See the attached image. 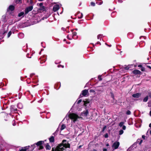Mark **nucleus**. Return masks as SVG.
Here are the masks:
<instances>
[{"label": "nucleus", "instance_id": "nucleus-1", "mask_svg": "<svg viewBox=\"0 0 151 151\" xmlns=\"http://www.w3.org/2000/svg\"><path fill=\"white\" fill-rule=\"evenodd\" d=\"M70 144L65 139H63L61 143L58 144L55 148L52 147L51 151H63L65 148H70Z\"/></svg>", "mask_w": 151, "mask_h": 151}, {"label": "nucleus", "instance_id": "nucleus-2", "mask_svg": "<svg viewBox=\"0 0 151 151\" xmlns=\"http://www.w3.org/2000/svg\"><path fill=\"white\" fill-rule=\"evenodd\" d=\"M83 102H84L83 105L85 107V109L86 110L84 111L81 113L82 115L85 116H87L88 114V109L90 107V100L88 99H86L85 100H83Z\"/></svg>", "mask_w": 151, "mask_h": 151}, {"label": "nucleus", "instance_id": "nucleus-3", "mask_svg": "<svg viewBox=\"0 0 151 151\" xmlns=\"http://www.w3.org/2000/svg\"><path fill=\"white\" fill-rule=\"evenodd\" d=\"M68 116L70 119L73 120V122L74 123H75L78 118V115L73 113L70 114L68 115Z\"/></svg>", "mask_w": 151, "mask_h": 151}, {"label": "nucleus", "instance_id": "nucleus-4", "mask_svg": "<svg viewBox=\"0 0 151 151\" xmlns=\"http://www.w3.org/2000/svg\"><path fill=\"white\" fill-rule=\"evenodd\" d=\"M44 143V141H40L38 142H37L35 143V145H36L37 146H39V150L42 149L44 147L42 145Z\"/></svg>", "mask_w": 151, "mask_h": 151}, {"label": "nucleus", "instance_id": "nucleus-5", "mask_svg": "<svg viewBox=\"0 0 151 151\" xmlns=\"http://www.w3.org/2000/svg\"><path fill=\"white\" fill-rule=\"evenodd\" d=\"M88 90L87 89H85L83 90L81 93L79 97V99L81 98L83 96H86L88 94Z\"/></svg>", "mask_w": 151, "mask_h": 151}, {"label": "nucleus", "instance_id": "nucleus-6", "mask_svg": "<svg viewBox=\"0 0 151 151\" xmlns=\"http://www.w3.org/2000/svg\"><path fill=\"white\" fill-rule=\"evenodd\" d=\"M33 6H31L26 8L24 10L25 14H27L29 12L31 11L33 9Z\"/></svg>", "mask_w": 151, "mask_h": 151}, {"label": "nucleus", "instance_id": "nucleus-7", "mask_svg": "<svg viewBox=\"0 0 151 151\" xmlns=\"http://www.w3.org/2000/svg\"><path fill=\"white\" fill-rule=\"evenodd\" d=\"M120 145V143L119 142H115L112 145V147L114 148V149H116L118 148Z\"/></svg>", "mask_w": 151, "mask_h": 151}, {"label": "nucleus", "instance_id": "nucleus-8", "mask_svg": "<svg viewBox=\"0 0 151 151\" xmlns=\"http://www.w3.org/2000/svg\"><path fill=\"white\" fill-rule=\"evenodd\" d=\"M132 73L135 75L138 74L140 75L142 74L141 72L138 70H134L132 71Z\"/></svg>", "mask_w": 151, "mask_h": 151}, {"label": "nucleus", "instance_id": "nucleus-9", "mask_svg": "<svg viewBox=\"0 0 151 151\" xmlns=\"http://www.w3.org/2000/svg\"><path fill=\"white\" fill-rule=\"evenodd\" d=\"M15 9V7L13 5H10L9 6L8 8L7 9L8 12L11 11H13Z\"/></svg>", "mask_w": 151, "mask_h": 151}, {"label": "nucleus", "instance_id": "nucleus-10", "mask_svg": "<svg viewBox=\"0 0 151 151\" xmlns=\"http://www.w3.org/2000/svg\"><path fill=\"white\" fill-rule=\"evenodd\" d=\"M142 142L143 140L142 139H137V142L134 144L133 145L135 146V145H137V143H138L139 145H141Z\"/></svg>", "mask_w": 151, "mask_h": 151}, {"label": "nucleus", "instance_id": "nucleus-11", "mask_svg": "<svg viewBox=\"0 0 151 151\" xmlns=\"http://www.w3.org/2000/svg\"><path fill=\"white\" fill-rule=\"evenodd\" d=\"M59 9V6L58 4L55 5L53 7V10L54 12L58 10Z\"/></svg>", "mask_w": 151, "mask_h": 151}, {"label": "nucleus", "instance_id": "nucleus-12", "mask_svg": "<svg viewBox=\"0 0 151 151\" xmlns=\"http://www.w3.org/2000/svg\"><path fill=\"white\" fill-rule=\"evenodd\" d=\"M141 93H137L134 94L132 95V96L134 98H138L140 97L141 96Z\"/></svg>", "mask_w": 151, "mask_h": 151}, {"label": "nucleus", "instance_id": "nucleus-13", "mask_svg": "<svg viewBox=\"0 0 151 151\" xmlns=\"http://www.w3.org/2000/svg\"><path fill=\"white\" fill-rule=\"evenodd\" d=\"M29 146L22 147L21 149L19 150V151H27V150L29 148Z\"/></svg>", "mask_w": 151, "mask_h": 151}, {"label": "nucleus", "instance_id": "nucleus-14", "mask_svg": "<svg viewBox=\"0 0 151 151\" xmlns=\"http://www.w3.org/2000/svg\"><path fill=\"white\" fill-rule=\"evenodd\" d=\"M35 144H33L32 145H31V146L29 147V148L28 149L27 151H32L35 148Z\"/></svg>", "mask_w": 151, "mask_h": 151}, {"label": "nucleus", "instance_id": "nucleus-15", "mask_svg": "<svg viewBox=\"0 0 151 151\" xmlns=\"http://www.w3.org/2000/svg\"><path fill=\"white\" fill-rule=\"evenodd\" d=\"M72 37L73 39L75 40L77 39L78 38V36L77 35L76 32H73Z\"/></svg>", "mask_w": 151, "mask_h": 151}, {"label": "nucleus", "instance_id": "nucleus-16", "mask_svg": "<svg viewBox=\"0 0 151 151\" xmlns=\"http://www.w3.org/2000/svg\"><path fill=\"white\" fill-rule=\"evenodd\" d=\"M49 141L51 143H53L55 142L54 137L53 136H51L49 139Z\"/></svg>", "mask_w": 151, "mask_h": 151}, {"label": "nucleus", "instance_id": "nucleus-17", "mask_svg": "<svg viewBox=\"0 0 151 151\" xmlns=\"http://www.w3.org/2000/svg\"><path fill=\"white\" fill-rule=\"evenodd\" d=\"M45 7L44 6L40 7V8L39 9V11H40V12H41V11L42 12H43L45 11Z\"/></svg>", "mask_w": 151, "mask_h": 151}, {"label": "nucleus", "instance_id": "nucleus-18", "mask_svg": "<svg viewBox=\"0 0 151 151\" xmlns=\"http://www.w3.org/2000/svg\"><path fill=\"white\" fill-rule=\"evenodd\" d=\"M45 148L46 150H50L51 147L50 146L48 143H47L45 146Z\"/></svg>", "mask_w": 151, "mask_h": 151}, {"label": "nucleus", "instance_id": "nucleus-19", "mask_svg": "<svg viewBox=\"0 0 151 151\" xmlns=\"http://www.w3.org/2000/svg\"><path fill=\"white\" fill-rule=\"evenodd\" d=\"M24 12H21L20 13H19L18 14V17H21V16H22V17H24Z\"/></svg>", "mask_w": 151, "mask_h": 151}, {"label": "nucleus", "instance_id": "nucleus-20", "mask_svg": "<svg viewBox=\"0 0 151 151\" xmlns=\"http://www.w3.org/2000/svg\"><path fill=\"white\" fill-rule=\"evenodd\" d=\"M66 128V126L65 124H63L62 125L61 128H60V130L62 131L63 130Z\"/></svg>", "mask_w": 151, "mask_h": 151}, {"label": "nucleus", "instance_id": "nucleus-21", "mask_svg": "<svg viewBox=\"0 0 151 151\" xmlns=\"http://www.w3.org/2000/svg\"><path fill=\"white\" fill-rule=\"evenodd\" d=\"M148 99V96H147L143 99V101L144 102H146L147 101Z\"/></svg>", "mask_w": 151, "mask_h": 151}, {"label": "nucleus", "instance_id": "nucleus-22", "mask_svg": "<svg viewBox=\"0 0 151 151\" xmlns=\"http://www.w3.org/2000/svg\"><path fill=\"white\" fill-rule=\"evenodd\" d=\"M11 111H16L17 110V108L14 109V107L12 106L11 108Z\"/></svg>", "mask_w": 151, "mask_h": 151}, {"label": "nucleus", "instance_id": "nucleus-23", "mask_svg": "<svg viewBox=\"0 0 151 151\" xmlns=\"http://www.w3.org/2000/svg\"><path fill=\"white\" fill-rule=\"evenodd\" d=\"M103 35L101 34H100L98 35L97 36V39H100V40H101V38L102 36Z\"/></svg>", "mask_w": 151, "mask_h": 151}, {"label": "nucleus", "instance_id": "nucleus-24", "mask_svg": "<svg viewBox=\"0 0 151 151\" xmlns=\"http://www.w3.org/2000/svg\"><path fill=\"white\" fill-rule=\"evenodd\" d=\"M83 17V14L82 13H80L78 15V18L81 19Z\"/></svg>", "mask_w": 151, "mask_h": 151}, {"label": "nucleus", "instance_id": "nucleus-25", "mask_svg": "<svg viewBox=\"0 0 151 151\" xmlns=\"http://www.w3.org/2000/svg\"><path fill=\"white\" fill-rule=\"evenodd\" d=\"M124 133V131L123 130H120L119 131V135H121L122 134Z\"/></svg>", "mask_w": 151, "mask_h": 151}, {"label": "nucleus", "instance_id": "nucleus-26", "mask_svg": "<svg viewBox=\"0 0 151 151\" xmlns=\"http://www.w3.org/2000/svg\"><path fill=\"white\" fill-rule=\"evenodd\" d=\"M124 122H121L119 123V126L121 127L123 126V125L124 124Z\"/></svg>", "mask_w": 151, "mask_h": 151}, {"label": "nucleus", "instance_id": "nucleus-27", "mask_svg": "<svg viewBox=\"0 0 151 151\" xmlns=\"http://www.w3.org/2000/svg\"><path fill=\"white\" fill-rule=\"evenodd\" d=\"M89 92L90 93H93L94 94L95 93V91L93 89H91L89 90Z\"/></svg>", "mask_w": 151, "mask_h": 151}, {"label": "nucleus", "instance_id": "nucleus-28", "mask_svg": "<svg viewBox=\"0 0 151 151\" xmlns=\"http://www.w3.org/2000/svg\"><path fill=\"white\" fill-rule=\"evenodd\" d=\"M130 68V67L129 66V65L127 66L124 68L125 70H128L129 68Z\"/></svg>", "mask_w": 151, "mask_h": 151}, {"label": "nucleus", "instance_id": "nucleus-29", "mask_svg": "<svg viewBox=\"0 0 151 151\" xmlns=\"http://www.w3.org/2000/svg\"><path fill=\"white\" fill-rule=\"evenodd\" d=\"M12 34V32L11 31L9 32L8 34L7 37H9L11 36Z\"/></svg>", "mask_w": 151, "mask_h": 151}, {"label": "nucleus", "instance_id": "nucleus-30", "mask_svg": "<svg viewBox=\"0 0 151 151\" xmlns=\"http://www.w3.org/2000/svg\"><path fill=\"white\" fill-rule=\"evenodd\" d=\"M126 114L127 115H130L131 114V112L129 110H128L127 111Z\"/></svg>", "mask_w": 151, "mask_h": 151}, {"label": "nucleus", "instance_id": "nucleus-31", "mask_svg": "<svg viewBox=\"0 0 151 151\" xmlns=\"http://www.w3.org/2000/svg\"><path fill=\"white\" fill-rule=\"evenodd\" d=\"M22 0H16V3L17 4L21 3L22 2Z\"/></svg>", "mask_w": 151, "mask_h": 151}, {"label": "nucleus", "instance_id": "nucleus-32", "mask_svg": "<svg viewBox=\"0 0 151 151\" xmlns=\"http://www.w3.org/2000/svg\"><path fill=\"white\" fill-rule=\"evenodd\" d=\"M111 96L113 99H114V96L113 93L112 92H110Z\"/></svg>", "mask_w": 151, "mask_h": 151}, {"label": "nucleus", "instance_id": "nucleus-33", "mask_svg": "<svg viewBox=\"0 0 151 151\" xmlns=\"http://www.w3.org/2000/svg\"><path fill=\"white\" fill-rule=\"evenodd\" d=\"M91 5L92 6H95V4L93 2H91Z\"/></svg>", "mask_w": 151, "mask_h": 151}, {"label": "nucleus", "instance_id": "nucleus-34", "mask_svg": "<svg viewBox=\"0 0 151 151\" xmlns=\"http://www.w3.org/2000/svg\"><path fill=\"white\" fill-rule=\"evenodd\" d=\"M104 137L105 138H107L109 137V135L107 133H106L105 135L104 136Z\"/></svg>", "mask_w": 151, "mask_h": 151}, {"label": "nucleus", "instance_id": "nucleus-35", "mask_svg": "<svg viewBox=\"0 0 151 151\" xmlns=\"http://www.w3.org/2000/svg\"><path fill=\"white\" fill-rule=\"evenodd\" d=\"M98 79L99 81H101L102 80V78H101V76H98Z\"/></svg>", "mask_w": 151, "mask_h": 151}, {"label": "nucleus", "instance_id": "nucleus-36", "mask_svg": "<svg viewBox=\"0 0 151 151\" xmlns=\"http://www.w3.org/2000/svg\"><path fill=\"white\" fill-rule=\"evenodd\" d=\"M106 126H104L103 127V129H102V132H104V131L105 130V129H106Z\"/></svg>", "mask_w": 151, "mask_h": 151}, {"label": "nucleus", "instance_id": "nucleus-37", "mask_svg": "<svg viewBox=\"0 0 151 151\" xmlns=\"http://www.w3.org/2000/svg\"><path fill=\"white\" fill-rule=\"evenodd\" d=\"M58 68H60V67H61L62 68H64V66L61 65L60 64V65H58Z\"/></svg>", "mask_w": 151, "mask_h": 151}, {"label": "nucleus", "instance_id": "nucleus-38", "mask_svg": "<svg viewBox=\"0 0 151 151\" xmlns=\"http://www.w3.org/2000/svg\"><path fill=\"white\" fill-rule=\"evenodd\" d=\"M141 70L142 71H145V68L143 67V66L141 68Z\"/></svg>", "mask_w": 151, "mask_h": 151}, {"label": "nucleus", "instance_id": "nucleus-39", "mask_svg": "<svg viewBox=\"0 0 151 151\" xmlns=\"http://www.w3.org/2000/svg\"><path fill=\"white\" fill-rule=\"evenodd\" d=\"M96 3L98 5H101L103 3V1H101L99 2H96Z\"/></svg>", "mask_w": 151, "mask_h": 151}, {"label": "nucleus", "instance_id": "nucleus-40", "mask_svg": "<svg viewBox=\"0 0 151 151\" xmlns=\"http://www.w3.org/2000/svg\"><path fill=\"white\" fill-rule=\"evenodd\" d=\"M82 101V100L81 99H80L79 100L77 103V104H79V103H80Z\"/></svg>", "mask_w": 151, "mask_h": 151}, {"label": "nucleus", "instance_id": "nucleus-41", "mask_svg": "<svg viewBox=\"0 0 151 151\" xmlns=\"http://www.w3.org/2000/svg\"><path fill=\"white\" fill-rule=\"evenodd\" d=\"M43 3H40L39 4V6L40 7H41L42 6H43Z\"/></svg>", "mask_w": 151, "mask_h": 151}, {"label": "nucleus", "instance_id": "nucleus-42", "mask_svg": "<svg viewBox=\"0 0 151 151\" xmlns=\"http://www.w3.org/2000/svg\"><path fill=\"white\" fill-rule=\"evenodd\" d=\"M126 129V127L124 125H123V126H122V129H123V130H125Z\"/></svg>", "mask_w": 151, "mask_h": 151}, {"label": "nucleus", "instance_id": "nucleus-43", "mask_svg": "<svg viewBox=\"0 0 151 151\" xmlns=\"http://www.w3.org/2000/svg\"><path fill=\"white\" fill-rule=\"evenodd\" d=\"M148 95H149V97L151 98V93H149Z\"/></svg>", "mask_w": 151, "mask_h": 151}, {"label": "nucleus", "instance_id": "nucleus-44", "mask_svg": "<svg viewBox=\"0 0 151 151\" xmlns=\"http://www.w3.org/2000/svg\"><path fill=\"white\" fill-rule=\"evenodd\" d=\"M138 67H140V68H141L142 67V66L141 65H138Z\"/></svg>", "mask_w": 151, "mask_h": 151}, {"label": "nucleus", "instance_id": "nucleus-45", "mask_svg": "<svg viewBox=\"0 0 151 151\" xmlns=\"http://www.w3.org/2000/svg\"><path fill=\"white\" fill-rule=\"evenodd\" d=\"M145 136L144 135H142V138L143 139H145Z\"/></svg>", "mask_w": 151, "mask_h": 151}, {"label": "nucleus", "instance_id": "nucleus-46", "mask_svg": "<svg viewBox=\"0 0 151 151\" xmlns=\"http://www.w3.org/2000/svg\"><path fill=\"white\" fill-rule=\"evenodd\" d=\"M147 67L151 69V67L149 65H147Z\"/></svg>", "mask_w": 151, "mask_h": 151}, {"label": "nucleus", "instance_id": "nucleus-47", "mask_svg": "<svg viewBox=\"0 0 151 151\" xmlns=\"http://www.w3.org/2000/svg\"><path fill=\"white\" fill-rule=\"evenodd\" d=\"M67 38L68 39H69V40H71V39L69 37V35H67Z\"/></svg>", "mask_w": 151, "mask_h": 151}, {"label": "nucleus", "instance_id": "nucleus-48", "mask_svg": "<svg viewBox=\"0 0 151 151\" xmlns=\"http://www.w3.org/2000/svg\"><path fill=\"white\" fill-rule=\"evenodd\" d=\"M96 44H99L101 45V43L99 42H98L96 44Z\"/></svg>", "mask_w": 151, "mask_h": 151}, {"label": "nucleus", "instance_id": "nucleus-49", "mask_svg": "<svg viewBox=\"0 0 151 151\" xmlns=\"http://www.w3.org/2000/svg\"><path fill=\"white\" fill-rule=\"evenodd\" d=\"M107 150L106 148H103V151H107Z\"/></svg>", "mask_w": 151, "mask_h": 151}, {"label": "nucleus", "instance_id": "nucleus-50", "mask_svg": "<svg viewBox=\"0 0 151 151\" xmlns=\"http://www.w3.org/2000/svg\"><path fill=\"white\" fill-rule=\"evenodd\" d=\"M82 145H80V146H79L78 147V149H80V148L82 146Z\"/></svg>", "mask_w": 151, "mask_h": 151}, {"label": "nucleus", "instance_id": "nucleus-51", "mask_svg": "<svg viewBox=\"0 0 151 151\" xmlns=\"http://www.w3.org/2000/svg\"><path fill=\"white\" fill-rule=\"evenodd\" d=\"M7 32V31H5L3 33V35H4V34H5V33H6Z\"/></svg>", "mask_w": 151, "mask_h": 151}, {"label": "nucleus", "instance_id": "nucleus-52", "mask_svg": "<svg viewBox=\"0 0 151 151\" xmlns=\"http://www.w3.org/2000/svg\"><path fill=\"white\" fill-rule=\"evenodd\" d=\"M30 4H32V0H30Z\"/></svg>", "mask_w": 151, "mask_h": 151}, {"label": "nucleus", "instance_id": "nucleus-53", "mask_svg": "<svg viewBox=\"0 0 151 151\" xmlns=\"http://www.w3.org/2000/svg\"><path fill=\"white\" fill-rule=\"evenodd\" d=\"M149 127H151V123H150L149 125Z\"/></svg>", "mask_w": 151, "mask_h": 151}, {"label": "nucleus", "instance_id": "nucleus-54", "mask_svg": "<svg viewBox=\"0 0 151 151\" xmlns=\"http://www.w3.org/2000/svg\"><path fill=\"white\" fill-rule=\"evenodd\" d=\"M66 43L68 44H69L70 43V42H66Z\"/></svg>", "mask_w": 151, "mask_h": 151}, {"label": "nucleus", "instance_id": "nucleus-55", "mask_svg": "<svg viewBox=\"0 0 151 151\" xmlns=\"http://www.w3.org/2000/svg\"><path fill=\"white\" fill-rule=\"evenodd\" d=\"M150 116H151V111H150Z\"/></svg>", "mask_w": 151, "mask_h": 151}, {"label": "nucleus", "instance_id": "nucleus-56", "mask_svg": "<svg viewBox=\"0 0 151 151\" xmlns=\"http://www.w3.org/2000/svg\"><path fill=\"white\" fill-rule=\"evenodd\" d=\"M109 144H107L106 145V146H109Z\"/></svg>", "mask_w": 151, "mask_h": 151}, {"label": "nucleus", "instance_id": "nucleus-57", "mask_svg": "<svg viewBox=\"0 0 151 151\" xmlns=\"http://www.w3.org/2000/svg\"><path fill=\"white\" fill-rule=\"evenodd\" d=\"M93 151H97V150H96L94 149L93 150Z\"/></svg>", "mask_w": 151, "mask_h": 151}, {"label": "nucleus", "instance_id": "nucleus-58", "mask_svg": "<svg viewBox=\"0 0 151 151\" xmlns=\"http://www.w3.org/2000/svg\"><path fill=\"white\" fill-rule=\"evenodd\" d=\"M38 0L39 1H44V0Z\"/></svg>", "mask_w": 151, "mask_h": 151}, {"label": "nucleus", "instance_id": "nucleus-59", "mask_svg": "<svg viewBox=\"0 0 151 151\" xmlns=\"http://www.w3.org/2000/svg\"><path fill=\"white\" fill-rule=\"evenodd\" d=\"M43 63V62H42L41 61H40V63L41 64H42Z\"/></svg>", "mask_w": 151, "mask_h": 151}, {"label": "nucleus", "instance_id": "nucleus-60", "mask_svg": "<svg viewBox=\"0 0 151 151\" xmlns=\"http://www.w3.org/2000/svg\"><path fill=\"white\" fill-rule=\"evenodd\" d=\"M108 46H109V47H110L111 46V45H108Z\"/></svg>", "mask_w": 151, "mask_h": 151}, {"label": "nucleus", "instance_id": "nucleus-61", "mask_svg": "<svg viewBox=\"0 0 151 151\" xmlns=\"http://www.w3.org/2000/svg\"><path fill=\"white\" fill-rule=\"evenodd\" d=\"M150 134L151 135V130H150Z\"/></svg>", "mask_w": 151, "mask_h": 151}, {"label": "nucleus", "instance_id": "nucleus-62", "mask_svg": "<svg viewBox=\"0 0 151 151\" xmlns=\"http://www.w3.org/2000/svg\"><path fill=\"white\" fill-rule=\"evenodd\" d=\"M46 59H45L44 61V62H45L46 61Z\"/></svg>", "mask_w": 151, "mask_h": 151}, {"label": "nucleus", "instance_id": "nucleus-63", "mask_svg": "<svg viewBox=\"0 0 151 151\" xmlns=\"http://www.w3.org/2000/svg\"><path fill=\"white\" fill-rule=\"evenodd\" d=\"M66 40V39H64L63 40V41H65Z\"/></svg>", "mask_w": 151, "mask_h": 151}, {"label": "nucleus", "instance_id": "nucleus-64", "mask_svg": "<svg viewBox=\"0 0 151 151\" xmlns=\"http://www.w3.org/2000/svg\"><path fill=\"white\" fill-rule=\"evenodd\" d=\"M105 44L106 45H108H108L107 44V43H105Z\"/></svg>", "mask_w": 151, "mask_h": 151}]
</instances>
